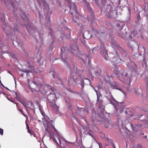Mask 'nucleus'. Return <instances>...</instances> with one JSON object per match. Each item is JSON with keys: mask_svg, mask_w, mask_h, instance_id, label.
<instances>
[{"mask_svg": "<svg viewBox=\"0 0 148 148\" xmlns=\"http://www.w3.org/2000/svg\"><path fill=\"white\" fill-rule=\"evenodd\" d=\"M52 95V96L53 97H55V95H54L53 94L52 95Z\"/></svg>", "mask_w": 148, "mask_h": 148, "instance_id": "6ab92c4d", "label": "nucleus"}, {"mask_svg": "<svg viewBox=\"0 0 148 148\" xmlns=\"http://www.w3.org/2000/svg\"><path fill=\"white\" fill-rule=\"evenodd\" d=\"M43 124L45 126L46 131L48 132V133H49V132L50 131V129L51 128L54 129L55 130H56L54 127L47 120H45L43 121Z\"/></svg>", "mask_w": 148, "mask_h": 148, "instance_id": "f257e3e1", "label": "nucleus"}, {"mask_svg": "<svg viewBox=\"0 0 148 148\" xmlns=\"http://www.w3.org/2000/svg\"><path fill=\"white\" fill-rule=\"evenodd\" d=\"M17 100H18V101H20V102H21V101H20L21 100V99L19 98H18V97H17Z\"/></svg>", "mask_w": 148, "mask_h": 148, "instance_id": "a211bd4d", "label": "nucleus"}, {"mask_svg": "<svg viewBox=\"0 0 148 148\" xmlns=\"http://www.w3.org/2000/svg\"><path fill=\"white\" fill-rule=\"evenodd\" d=\"M1 50L0 49V53H1Z\"/></svg>", "mask_w": 148, "mask_h": 148, "instance_id": "cd10ccee", "label": "nucleus"}, {"mask_svg": "<svg viewBox=\"0 0 148 148\" xmlns=\"http://www.w3.org/2000/svg\"><path fill=\"white\" fill-rule=\"evenodd\" d=\"M4 32L7 35L10 34V32L8 30V28L7 27H5L4 29Z\"/></svg>", "mask_w": 148, "mask_h": 148, "instance_id": "6e6552de", "label": "nucleus"}, {"mask_svg": "<svg viewBox=\"0 0 148 148\" xmlns=\"http://www.w3.org/2000/svg\"><path fill=\"white\" fill-rule=\"evenodd\" d=\"M123 107L122 106L120 108H118L116 109L117 112H119L120 113H121L123 112Z\"/></svg>", "mask_w": 148, "mask_h": 148, "instance_id": "1a4fd4ad", "label": "nucleus"}, {"mask_svg": "<svg viewBox=\"0 0 148 148\" xmlns=\"http://www.w3.org/2000/svg\"><path fill=\"white\" fill-rule=\"evenodd\" d=\"M84 83L85 84H90V81L88 79H85L84 80Z\"/></svg>", "mask_w": 148, "mask_h": 148, "instance_id": "9d476101", "label": "nucleus"}, {"mask_svg": "<svg viewBox=\"0 0 148 148\" xmlns=\"http://www.w3.org/2000/svg\"><path fill=\"white\" fill-rule=\"evenodd\" d=\"M21 102L22 103V104L23 105V106L26 108H27V105L26 104V103L23 101H21Z\"/></svg>", "mask_w": 148, "mask_h": 148, "instance_id": "ddd939ff", "label": "nucleus"}, {"mask_svg": "<svg viewBox=\"0 0 148 148\" xmlns=\"http://www.w3.org/2000/svg\"><path fill=\"white\" fill-rule=\"evenodd\" d=\"M110 101L111 103L114 106H115V104L117 103L116 101L112 97L111 98Z\"/></svg>", "mask_w": 148, "mask_h": 148, "instance_id": "0eeeda50", "label": "nucleus"}, {"mask_svg": "<svg viewBox=\"0 0 148 148\" xmlns=\"http://www.w3.org/2000/svg\"><path fill=\"white\" fill-rule=\"evenodd\" d=\"M100 34V33H99L98 31L95 30L93 31V33L91 34L90 36H95L97 37H99Z\"/></svg>", "mask_w": 148, "mask_h": 148, "instance_id": "423d86ee", "label": "nucleus"}, {"mask_svg": "<svg viewBox=\"0 0 148 148\" xmlns=\"http://www.w3.org/2000/svg\"><path fill=\"white\" fill-rule=\"evenodd\" d=\"M58 136L59 137L58 138L57 140H56L55 138H53V140L58 146H60L61 145V140H64V138L62 136H60L58 134Z\"/></svg>", "mask_w": 148, "mask_h": 148, "instance_id": "f03ea898", "label": "nucleus"}, {"mask_svg": "<svg viewBox=\"0 0 148 148\" xmlns=\"http://www.w3.org/2000/svg\"><path fill=\"white\" fill-rule=\"evenodd\" d=\"M100 47H96L94 48L93 49H92V51H93V52H94L96 51H97L99 50L100 49Z\"/></svg>", "mask_w": 148, "mask_h": 148, "instance_id": "9b49d317", "label": "nucleus"}, {"mask_svg": "<svg viewBox=\"0 0 148 148\" xmlns=\"http://www.w3.org/2000/svg\"><path fill=\"white\" fill-rule=\"evenodd\" d=\"M70 82V80H69L68 81V83L69 84Z\"/></svg>", "mask_w": 148, "mask_h": 148, "instance_id": "393cba45", "label": "nucleus"}, {"mask_svg": "<svg viewBox=\"0 0 148 148\" xmlns=\"http://www.w3.org/2000/svg\"><path fill=\"white\" fill-rule=\"evenodd\" d=\"M84 147L83 146H82L81 147H80V148H84Z\"/></svg>", "mask_w": 148, "mask_h": 148, "instance_id": "412c9836", "label": "nucleus"}, {"mask_svg": "<svg viewBox=\"0 0 148 148\" xmlns=\"http://www.w3.org/2000/svg\"><path fill=\"white\" fill-rule=\"evenodd\" d=\"M141 125H140V127H141Z\"/></svg>", "mask_w": 148, "mask_h": 148, "instance_id": "2f4dec72", "label": "nucleus"}, {"mask_svg": "<svg viewBox=\"0 0 148 148\" xmlns=\"http://www.w3.org/2000/svg\"><path fill=\"white\" fill-rule=\"evenodd\" d=\"M66 0L67 1H69V0Z\"/></svg>", "mask_w": 148, "mask_h": 148, "instance_id": "c85d7f7f", "label": "nucleus"}, {"mask_svg": "<svg viewBox=\"0 0 148 148\" xmlns=\"http://www.w3.org/2000/svg\"><path fill=\"white\" fill-rule=\"evenodd\" d=\"M95 91L96 92L97 94V95H98V94H97V91H96V90H95Z\"/></svg>", "mask_w": 148, "mask_h": 148, "instance_id": "a878e982", "label": "nucleus"}, {"mask_svg": "<svg viewBox=\"0 0 148 148\" xmlns=\"http://www.w3.org/2000/svg\"><path fill=\"white\" fill-rule=\"evenodd\" d=\"M27 128L28 129V133L31 134V132H30V130L29 128V127L27 124Z\"/></svg>", "mask_w": 148, "mask_h": 148, "instance_id": "dca6fc26", "label": "nucleus"}, {"mask_svg": "<svg viewBox=\"0 0 148 148\" xmlns=\"http://www.w3.org/2000/svg\"><path fill=\"white\" fill-rule=\"evenodd\" d=\"M112 79V76H110V79H107L106 78H105V80H106L107 82H108V81H109L111 79Z\"/></svg>", "mask_w": 148, "mask_h": 148, "instance_id": "4468645a", "label": "nucleus"}, {"mask_svg": "<svg viewBox=\"0 0 148 148\" xmlns=\"http://www.w3.org/2000/svg\"><path fill=\"white\" fill-rule=\"evenodd\" d=\"M117 27L119 30H121L123 29V26L122 25H120L119 24H118L117 25Z\"/></svg>", "mask_w": 148, "mask_h": 148, "instance_id": "f8f14e48", "label": "nucleus"}, {"mask_svg": "<svg viewBox=\"0 0 148 148\" xmlns=\"http://www.w3.org/2000/svg\"><path fill=\"white\" fill-rule=\"evenodd\" d=\"M51 96V93H50V95L48 97V99H50V100H51L50 97Z\"/></svg>", "mask_w": 148, "mask_h": 148, "instance_id": "f3484780", "label": "nucleus"}, {"mask_svg": "<svg viewBox=\"0 0 148 148\" xmlns=\"http://www.w3.org/2000/svg\"><path fill=\"white\" fill-rule=\"evenodd\" d=\"M14 93H15V94L17 95L16 93V92H14Z\"/></svg>", "mask_w": 148, "mask_h": 148, "instance_id": "c756f323", "label": "nucleus"}, {"mask_svg": "<svg viewBox=\"0 0 148 148\" xmlns=\"http://www.w3.org/2000/svg\"><path fill=\"white\" fill-rule=\"evenodd\" d=\"M71 52L72 53L76 54L78 52V49L76 45H73L71 47Z\"/></svg>", "mask_w": 148, "mask_h": 148, "instance_id": "7ed1b4c3", "label": "nucleus"}, {"mask_svg": "<svg viewBox=\"0 0 148 148\" xmlns=\"http://www.w3.org/2000/svg\"><path fill=\"white\" fill-rule=\"evenodd\" d=\"M86 38H88V36H86Z\"/></svg>", "mask_w": 148, "mask_h": 148, "instance_id": "7c9ffc66", "label": "nucleus"}, {"mask_svg": "<svg viewBox=\"0 0 148 148\" xmlns=\"http://www.w3.org/2000/svg\"><path fill=\"white\" fill-rule=\"evenodd\" d=\"M86 33H87V32H84V33L83 34V35L84 36V35H85L86 36Z\"/></svg>", "mask_w": 148, "mask_h": 148, "instance_id": "aec40b11", "label": "nucleus"}, {"mask_svg": "<svg viewBox=\"0 0 148 148\" xmlns=\"http://www.w3.org/2000/svg\"><path fill=\"white\" fill-rule=\"evenodd\" d=\"M20 111L21 112H22V113H23L22 111L21 110H20ZM23 113V115H25L24 114H23V113Z\"/></svg>", "mask_w": 148, "mask_h": 148, "instance_id": "b1692460", "label": "nucleus"}, {"mask_svg": "<svg viewBox=\"0 0 148 148\" xmlns=\"http://www.w3.org/2000/svg\"><path fill=\"white\" fill-rule=\"evenodd\" d=\"M3 133V130L0 128V134L2 135Z\"/></svg>", "mask_w": 148, "mask_h": 148, "instance_id": "2eb2a0df", "label": "nucleus"}, {"mask_svg": "<svg viewBox=\"0 0 148 148\" xmlns=\"http://www.w3.org/2000/svg\"><path fill=\"white\" fill-rule=\"evenodd\" d=\"M99 147H100V148H101L100 146V144H99Z\"/></svg>", "mask_w": 148, "mask_h": 148, "instance_id": "bb28decb", "label": "nucleus"}, {"mask_svg": "<svg viewBox=\"0 0 148 148\" xmlns=\"http://www.w3.org/2000/svg\"><path fill=\"white\" fill-rule=\"evenodd\" d=\"M51 107L53 108L55 110H57V111H58L59 107L55 103V101L54 100L52 101V102L51 104Z\"/></svg>", "mask_w": 148, "mask_h": 148, "instance_id": "20e7f679", "label": "nucleus"}, {"mask_svg": "<svg viewBox=\"0 0 148 148\" xmlns=\"http://www.w3.org/2000/svg\"><path fill=\"white\" fill-rule=\"evenodd\" d=\"M64 57L63 56L62 59V60L64 59Z\"/></svg>", "mask_w": 148, "mask_h": 148, "instance_id": "4be33fe9", "label": "nucleus"}, {"mask_svg": "<svg viewBox=\"0 0 148 148\" xmlns=\"http://www.w3.org/2000/svg\"><path fill=\"white\" fill-rule=\"evenodd\" d=\"M25 72L29 73V71H28L27 70L26 71H25Z\"/></svg>", "mask_w": 148, "mask_h": 148, "instance_id": "5701e85b", "label": "nucleus"}, {"mask_svg": "<svg viewBox=\"0 0 148 148\" xmlns=\"http://www.w3.org/2000/svg\"><path fill=\"white\" fill-rule=\"evenodd\" d=\"M104 49L105 47H104L102 49H101V51L103 52L102 55L104 58H105L106 59H107V58H108L107 51H106Z\"/></svg>", "mask_w": 148, "mask_h": 148, "instance_id": "39448f33", "label": "nucleus"}]
</instances>
